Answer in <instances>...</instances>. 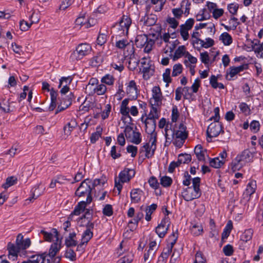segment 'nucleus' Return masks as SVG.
Instances as JSON below:
<instances>
[{
	"label": "nucleus",
	"instance_id": "obj_1",
	"mask_svg": "<svg viewBox=\"0 0 263 263\" xmlns=\"http://www.w3.org/2000/svg\"><path fill=\"white\" fill-rule=\"evenodd\" d=\"M76 220L78 226L86 228L82 235L81 242L77 246V250L79 251L81 248L83 249L84 246H86L92 237L93 232L91 230L94 228V223L92 221V215L89 209H87L85 213Z\"/></svg>",
	"mask_w": 263,
	"mask_h": 263
},
{
	"label": "nucleus",
	"instance_id": "obj_2",
	"mask_svg": "<svg viewBox=\"0 0 263 263\" xmlns=\"http://www.w3.org/2000/svg\"><path fill=\"white\" fill-rule=\"evenodd\" d=\"M100 183V179H95L92 182L87 179L83 181L76 191V195L79 197H86V202L90 203L92 201L91 192L96 185Z\"/></svg>",
	"mask_w": 263,
	"mask_h": 263
},
{
	"label": "nucleus",
	"instance_id": "obj_3",
	"mask_svg": "<svg viewBox=\"0 0 263 263\" xmlns=\"http://www.w3.org/2000/svg\"><path fill=\"white\" fill-rule=\"evenodd\" d=\"M147 141L143 143V145L140 148L138 157V163L141 164L143 161L147 158H152L155 154L156 149L157 139L153 137L147 138Z\"/></svg>",
	"mask_w": 263,
	"mask_h": 263
},
{
	"label": "nucleus",
	"instance_id": "obj_4",
	"mask_svg": "<svg viewBox=\"0 0 263 263\" xmlns=\"http://www.w3.org/2000/svg\"><path fill=\"white\" fill-rule=\"evenodd\" d=\"M200 185V178L198 177L194 178L192 180V185L183 189L181 192L183 198L185 201H189L199 198L201 195Z\"/></svg>",
	"mask_w": 263,
	"mask_h": 263
},
{
	"label": "nucleus",
	"instance_id": "obj_5",
	"mask_svg": "<svg viewBox=\"0 0 263 263\" xmlns=\"http://www.w3.org/2000/svg\"><path fill=\"white\" fill-rule=\"evenodd\" d=\"M135 172L133 169L125 168L119 174V180L115 181V187L118 191V194H120L122 189V183L127 182L134 177Z\"/></svg>",
	"mask_w": 263,
	"mask_h": 263
},
{
	"label": "nucleus",
	"instance_id": "obj_6",
	"mask_svg": "<svg viewBox=\"0 0 263 263\" xmlns=\"http://www.w3.org/2000/svg\"><path fill=\"white\" fill-rule=\"evenodd\" d=\"M132 24V20L127 15H123L120 22L116 26L117 35L122 36L127 35Z\"/></svg>",
	"mask_w": 263,
	"mask_h": 263
},
{
	"label": "nucleus",
	"instance_id": "obj_7",
	"mask_svg": "<svg viewBox=\"0 0 263 263\" xmlns=\"http://www.w3.org/2000/svg\"><path fill=\"white\" fill-rule=\"evenodd\" d=\"M130 99L128 98L124 99L121 102L120 112L123 116L130 118V115L136 117L139 114V111L136 106H132L129 108L128 106Z\"/></svg>",
	"mask_w": 263,
	"mask_h": 263
},
{
	"label": "nucleus",
	"instance_id": "obj_8",
	"mask_svg": "<svg viewBox=\"0 0 263 263\" xmlns=\"http://www.w3.org/2000/svg\"><path fill=\"white\" fill-rule=\"evenodd\" d=\"M91 47L87 43H81L78 45L76 50L71 55L72 59L80 60L90 53Z\"/></svg>",
	"mask_w": 263,
	"mask_h": 263
},
{
	"label": "nucleus",
	"instance_id": "obj_9",
	"mask_svg": "<svg viewBox=\"0 0 263 263\" xmlns=\"http://www.w3.org/2000/svg\"><path fill=\"white\" fill-rule=\"evenodd\" d=\"M141 68L140 71L143 74V78L148 80L153 74L155 71L154 66L152 64L149 59L143 58L141 61Z\"/></svg>",
	"mask_w": 263,
	"mask_h": 263
},
{
	"label": "nucleus",
	"instance_id": "obj_10",
	"mask_svg": "<svg viewBox=\"0 0 263 263\" xmlns=\"http://www.w3.org/2000/svg\"><path fill=\"white\" fill-rule=\"evenodd\" d=\"M141 120L145 125V130L147 134V138H151L153 137L157 139V133L155 131L156 120L144 119V115H143L141 118Z\"/></svg>",
	"mask_w": 263,
	"mask_h": 263
},
{
	"label": "nucleus",
	"instance_id": "obj_11",
	"mask_svg": "<svg viewBox=\"0 0 263 263\" xmlns=\"http://www.w3.org/2000/svg\"><path fill=\"white\" fill-rule=\"evenodd\" d=\"M116 47L124 51L125 56L131 55L135 52L134 44L126 39H122L116 42Z\"/></svg>",
	"mask_w": 263,
	"mask_h": 263
},
{
	"label": "nucleus",
	"instance_id": "obj_12",
	"mask_svg": "<svg viewBox=\"0 0 263 263\" xmlns=\"http://www.w3.org/2000/svg\"><path fill=\"white\" fill-rule=\"evenodd\" d=\"M221 132H223L222 125L219 122L211 123L206 130L208 141H211L212 138L217 137Z\"/></svg>",
	"mask_w": 263,
	"mask_h": 263
},
{
	"label": "nucleus",
	"instance_id": "obj_13",
	"mask_svg": "<svg viewBox=\"0 0 263 263\" xmlns=\"http://www.w3.org/2000/svg\"><path fill=\"white\" fill-rule=\"evenodd\" d=\"M125 136L127 139H129L131 142L139 144L142 141L141 134L139 132L134 130L132 127L127 126L124 130Z\"/></svg>",
	"mask_w": 263,
	"mask_h": 263
},
{
	"label": "nucleus",
	"instance_id": "obj_14",
	"mask_svg": "<svg viewBox=\"0 0 263 263\" xmlns=\"http://www.w3.org/2000/svg\"><path fill=\"white\" fill-rule=\"evenodd\" d=\"M169 225V218L165 216L155 229V232L159 238H162L165 236L167 232Z\"/></svg>",
	"mask_w": 263,
	"mask_h": 263
},
{
	"label": "nucleus",
	"instance_id": "obj_15",
	"mask_svg": "<svg viewBox=\"0 0 263 263\" xmlns=\"http://www.w3.org/2000/svg\"><path fill=\"white\" fill-rule=\"evenodd\" d=\"M152 93V97L150 101H152V104L154 105L161 106L163 97L160 87L158 86L153 87Z\"/></svg>",
	"mask_w": 263,
	"mask_h": 263
},
{
	"label": "nucleus",
	"instance_id": "obj_16",
	"mask_svg": "<svg viewBox=\"0 0 263 263\" xmlns=\"http://www.w3.org/2000/svg\"><path fill=\"white\" fill-rule=\"evenodd\" d=\"M94 20L84 16L78 17L75 21V27L88 28L93 25Z\"/></svg>",
	"mask_w": 263,
	"mask_h": 263
},
{
	"label": "nucleus",
	"instance_id": "obj_17",
	"mask_svg": "<svg viewBox=\"0 0 263 263\" xmlns=\"http://www.w3.org/2000/svg\"><path fill=\"white\" fill-rule=\"evenodd\" d=\"M72 79L70 77H62L59 82L58 88H61L60 92L62 95H65L69 91V85L71 84Z\"/></svg>",
	"mask_w": 263,
	"mask_h": 263
},
{
	"label": "nucleus",
	"instance_id": "obj_18",
	"mask_svg": "<svg viewBox=\"0 0 263 263\" xmlns=\"http://www.w3.org/2000/svg\"><path fill=\"white\" fill-rule=\"evenodd\" d=\"M257 188L256 182L255 180H250L247 185L246 190L243 193L244 198L248 201L250 200L251 195L256 191Z\"/></svg>",
	"mask_w": 263,
	"mask_h": 263
},
{
	"label": "nucleus",
	"instance_id": "obj_19",
	"mask_svg": "<svg viewBox=\"0 0 263 263\" xmlns=\"http://www.w3.org/2000/svg\"><path fill=\"white\" fill-rule=\"evenodd\" d=\"M126 93L132 99H136L138 92L136 83L134 80L130 81L127 84Z\"/></svg>",
	"mask_w": 263,
	"mask_h": 263
},
{
	"label": "nucleus",
	"instance_id": "obj_20",
	"mask_svg": "<svg viewBox=\"0 0 263 263\" xmlns=\"http://www.w3.org/2000/svg\"><path fill=\"white\" fill-rule=\"evenodd\" d=\"M247 67V65L242 64L237 67H230L227 72L226 79L229 81L232 80L233 78L240 72L243 71Z\"/></svg>",
	"mask_w": 263,
	"mask_h": 263
},
{
	"label": "nucleus",
	"instance_id": "obj_21",
	"mask_svg": "<svg viewBox=\"0 0 263 263\" xmlns=\"http://www.w3.org/2000/svg\"><path fill=\"white\" fill-rule=\"evenodd\" d=\"M24 237L22 234L17 235L15 243L20 250H26L31 245V240L29 238L23 239Z\"/></svg>",
	"mask_w": 263,
	"mask_h": 263
},
{
	"label": "nucleus",
	"instance_id": "obj_22",
	"mask_svg": "<svg viewBox=\"0 0 263 263\" xmlns=\"http://www.w3.org/2000/svg\"><path fill=\"white\" fill-rule=\"evenodd\" d=\"M255 151L253 150L251 152L249 149H245L237 156L241 160L242 163L246 165L247 163H249L253 161Z\"/></svg>",
	"mask_w": 263,
	"mask_h": 263
},
{
	"label": "nucleus",
	"instance_id": "obj_23",
	"mask_svg": "<svg viewBox=\"0 0 263 263\" xmlns=\"http://www.w3.org/2000/svg\"><path fill=\"white\" fill-rule=\"evenodd\" d=\"M89 203L86 202L85 201H82L76 205L73 211L69 215V218H72L74 215L78 216L83 213H85L87 209H86V206Z\"/></svg>",
	"mask_w": 263,
	"mask_h": 263
},
{
	"label": "nucleus",
	"instance_id": "obj_24",
	"mask_svg": "<svg viewBox=\"0 0 263 263\" xmlns=\"http://www.w3.org/2000/svg\"><path fill=\"white\" fill-rule=\"evenodd\" d=\"M16 103L15 102H9V100H3L0 103L1 109L6 113L14 111L16 109Z\"/></svg>",
	"mask_w": 263,
	"mask_h": 263
},
{
	"label": "nucleus",
	"instance_id": "obj_25",
	"mask_svg": "<svg viewBox=\"0 0 263 263\" xmlns=\"http://www.w3.org/2000/svg\"><path fill=\"white\" fill-rule=\"evenodd\" d=\"M62 248V240L61 239H57L50 246L49 250V252L47 256L48 255L51 258H53L60 251Z\"/></svg>",
	"mask_w": 263,
	"mask_h": 263
},
{
	"label": "nucleus",
	"instance_id": "obj_26",
	"mask_svg": "<svg viewBox=\"0 0 263 263\" xmlns=\"http://www.w3.org/2000/svg\"><path fill=\"white\" fill-rule=\"evenodd\" d=\"M172 136L186 140L188 137V132L186 130V126L182 123H180L178 128L173 131Z\"/></svg>",
	"mask_w": 263,
	"mask_h": 263
},
{
	"label": "nucleus",
	"instance_id": "obj_27",
	"mask_svg": "<svg viewBox=\"0 0 263 263\" xmlns=\"http://www.w3.org/2000/svg\"><path fill=\"white\" fill-rule=\"evenodd\" d=\"M41 233L43 235L45 240L48 242L55 241L57 239H60L59 233L55 229H53L50 232L42 230Z\"/></svg>",
	"mask_w": 263,
	"mask_h": 263
},
{
	"label": "nucleus",
	"instance_id": "obj_28",
	"mask_svg": "<svg viewBox=\"0 0 263 263\" xmlns=\"http://www.w3.org/2000/svg\"><path fill=\"white\" fill-rule=\"evenodd\" d=\"M143 192L140 189H132L130 192V197L132 203H138L140 202Z\"/></svg>",
	"mask_w": 263,
	"mask_h": 263
},
{
	"label": "nucleus",
	"instance_id": "obj_29",
	"mask_svg": "<svg viewBox=\"0 0 263 263\" xmlns=\"http://www.w3.org/2000/svg\"><path fill=\"white\" fill-rule=\"evenodd\" d=\"M78 123L74 118H72L64 126L63 130L64 134L69 136L71 132L77 127Z\"/></svg>",
	"mask_w": 263,
	"mask_h": 263
},
{
	"label": "nucleus",
	"instance_id": "obj_30",
	"mask_svg": "<svg viewBox=\"0 0 263 263\" xmlns=\"http://www.w3.org/2000/svg\"><path fill=\"white\" fill-rule=\"evenodd\" d=\"M8 256L9 259L13 260L16 259L17 254L20 250L17 245L15 244L9 243L8 245Z\"/></svg>",
	"mask_w": 263,
	"mask_h": 263
},
{
	"label": "nucleus",
	"instance_id": "obj_31",
	"mask_svg": "<svg viewBox=\"0 0 263 263\" xmlns=\"http://www.w3.org/2000/svg\"><path fill=\"white\" fill-rule=\"evenodd\" d=\"M150 104L151 105V110L146 118L156 120L159 118L160 109L158 108L161 106L154 105L152 104V101H150Z\"/></svg>",
	"mask_w": 263,
	"mask_h": 263
},
{
	"label": "nucleus",
	"instance_id": "obj_32",
	"mask_svg": "<svg viewBox=\"0 0 263 263\" xmlns=\"http://www.w3.org/2000/svg\"><path fill=\"white\" fill-rule=\"evenodd\" d=\"M160 242V238H158L156 236L151 235L149 238L148 248L157 252L159 248Z\"/></svg>",
	"mask_w": 263,
	"mask_h": 263
},
{
	"label": "nucleus",
	"instance_id": "obj_33",
	"mask_svg": "<svg viewBox=\"0 0 263 263\" xmlns=\"http://www.w3.org/2000/svg\"><path fill=\"white\" fill-rule=\"evenodd\" d=\"M76 233L74 232L70 233L68 236L66 237L65 244L67 247H75L78 245Z\"/></svg>",
	"mask_w": 263,
	"mask_h": 263
},
{
	"label": "nucleus",
	"instance_id": "obj_34",
	"mask_svg": "<svg viewBox=\"0 0 263 263\" xmlns=\"http://www.w3.org/2000/svg\"><path fill=\"white\" fill-rule=\"evenodd\" d=\"M107 91V87L105 85L101 82L97 84L91 91L89 92L90 95L97 94L98 96L103 95Z\"/></svg>",
	"mask_w": 263,
	"mask_h": 263
},
{
	"label": "nucleus",
	"instance_id": "obj_35",
	"mask_svg": "<svg viewBox=\"0 0 263 263\" xmlns=\"http://www.w3.org/2000/svg\"><path fill=\"white\" fill-rule=\"evenodd\" d=\"M194 153L199 161H204L206 155V151L201 145H197L194 148Z\"/></svg>",
	"mask_w": 263,
	"mask_h": 263
},
{
	"label": "nucleus",
	"instance_id": "obj_36",
	"mask_svg": "<svg viewBox=\"0 0 263 263\" xmlns=\"http://www.w3.org/2000/svg\"><path fill=\"white\" fill-rule=\"evenodd\" d=\"M191 231L193 235L197 236L202 234L203 231V227L200 222L192 223L191 224Z\"/></svg>",
	"mask_w": 263,
	"mask_h": 263
},
{
	"label": "nucleus",
	"instance_id": "obj_37",
	"mask_svg": "<svg viewBox=\"0 0 263 263\" xmlns=\"http://www.w3.org/2000/svg\"><path fill=\"white\" fill-rule=\"evenodd\" d=\"M148 41V37L146 34H141L138 35L135 39V44L137 47H144Z\"/></svg>",
	"mask_w": 263,
	"mask_h": 263
},
{
	"label": "nucleus",
	"instance_id": "obj_38",
	"mask_svg": "<svg viewBox=\"0 0 263 263\" xmlns=\"http://www.w3.org/2000/svg\"><path fill=\"white\" fill-rule=\"evenodd\" d=\"M47 253L46 252L41 254L32 255L29 259L32 263H45Z\"/></svg>",
	"mask_w": 263,
	"mask_h": 263
},
{
	"label": "nucleus",
	"instance_id": "obj_39",
	"mask_svg": "<svg viewBox=\"0 0 263 263\" xmlns=\"http://www.w3.org/2000/svg\"><path fill=\"white\" fill-rule=\"evenodd\" d=\"M252 46L256 55H257L261 52H263V41L260 42L258 40H254L252 42Z\"/></svg>",
	"mask_w": 263,
	"mask_h": 263
},
{
	"label": "nucleus",
	"instance_id": "obj_40",
	"mask_svg": "<svg viewBox=\"0 0 263 263\" xmlns=\"http://www.w3.org/2000/svg\"><path fill=\"white\" fill-rule=\"evenodd\" d=\"M187 52V51H186V48L184 45L179 46L175 51L173 60L174 61H176L183 56L185 57Z\"/></svg>",
	"mask_w": 263,
	"mask_h": 263
},
{
	"label": "nucleus",
	"instance_id": "obj_41",
	"mask_svg": "<svg viewBox=\"0 0 263 263\" xmlns=\"http://www.w3.org/2000/svg\"><path fill=\"white\" fill-rule=\"evenodd\" d=\"M22 151L21 145L18 143L15 142L13 143L11 148L8 151L7 154L12 157H14L15 155L19 154Z\"/></svg>",
	"mask_w": 263,
	"mask_h": 263
},
{
	"label": "nucleus",
	"instance_id": "obj_42",
	"mask_svg": "<svg viewBox=\"0 0 263 263\" xmlns=\"http://www.w3.org/2000/svg\"><path fill=\"white\" fill-rule=\"evenodd\" d=\"M219 40L224 46H229L233 42V39L231 35L227 32L222 33L219 36Z\"/></svg>",
	"mask_w": 263,
	"mask_h": 263
},
{
	"label": "nucleus",
	"instance_id": "obj_43",
	"mask_svg": "<svg viewBox=\"0 0 263 263\" xmlns=\"http://www.w3.org/2000/svg\"><path fill=\"white\" fill-rule=\"evenodd\" d=\"M157 204L153 203L146 207L145 209V219L147 221H149L152 219L151 215L156 211L157 208Z\"/></svg>",
	"mask_w": 263,
	"mask_h": 263
},
{
	"label": "nucleus",
	"instance_id": "obj_44",
	"mask_svg": "<svg viewBox=\"0 0 263 263\" xmlns=\"http://www.w3.org/2000/svg\"><path fill=\"white\" fill-rule=\"evenodd\" d=\"M245 165L237 156L231 164V168L233 171H238Z\"/></svg>",
	"mask_w": 263,
	"mask_h": 263
},
{
	"label": "nucleus",
	"instance_id": "obj_45",
	"mask_svg": "<svg viewBox=\"0 0 263 263\" xmlns=\"http://www.w3.org/2000/svg\"><path fill=\"white\" fill-rule=\"evenodd\" d=\"M178 239L177 233L173 232L172 234L168 237L167 240V245L166 248L169 249L170 250L172 251V249L174 245L176 243Z\"/></svg>",
	"mask_w": 263,
	"mask_h": 263
},
{
	"label": "nucleus",
	"instance_id": "obj_46",
	"mask_svg": "<svg viewBox=\"0 0 263 263\" xmlns=\"http://www.w3.org/2000/svg\"><path fill=\"white\" fill-rule=\"evenodd\" d=\"M156 252L147 248L146 249L143 254V259L144 262L149 263L155 256Z\"/></svg>",
	"mask_w": 263,
	"mask_h": 263
},
{
	"label": "nucleus",
	"instance_id": "obj_47",
	"mask_svg": "<svg viewBox=\"0 0 263 263\" xmlns=\"http://www.w3.org/2000/svg\"><path fill=\"white\" fill-rule=\"evenodd\" d=\"M253 230L252 229L246 230L240 236V240L244 242H248L252 239Z\"/></svg>",
	"mask_w": 263,
	"mask_h": 263
},
{
	"label": "nucleus",
	"instance_id": "obj_48",
	"mask_svg": "<svg viewBox=\"0 0 263 263\" xmlns=\"http://www.w3.org/2000/svg\"><path fill=\"white\" fill-rule=\"evenodd\" d=\"M172 251L165 248L163 252L158 257V263H165Z\"/></svg>",
	"mask_w": 263,
	"mask_h": 263
},
{
	"label": "nucleus",
	"instance_id": "obj_49",
	"mask_svg": "<svg viewBox=\"0 0 263 263\" xmlns=\"http://www.w3.org/2000/svg\"><path fill=\"white\" fill-rule=\"evenodd\" d=\"M96 129L97 131L93 133L90 137V141L91 143H96L102 135V128L100 126H98L97 127Z\"/></svg>",
	"mask_w": 263,
	"mask_h": 263
},
{
	"label": "nucleus",
	"instance_id": "obj_50",
	"mask_svg": "<svg viewBox=\"0 0 263 263\" xmlns=\"http://www.w3.org/2000/svg\"><path fill=\"white\" fill-rule=\"evenodd\" d=\"M210 232L209 233V237L210 238H216L218 236V232L216 228L215 223L212 219L210 220Z\"/></svg>",
	"mask_w": 263,
	"mask_h": 263
},
{
	"label": "nucleus",
	"instance_id": "obj_51",
	"mask_svg": "<svg viewBox=\"0 0 263 263\" xmlns=\"http://www.w3.org/2000/svg\"><path fill=\"white\" fill-rule=\"evenodd\" d=\"M115 78L112 75L107 74L101 78V82L103 84L111 86L114 84Z\"/></svg>",
	"mask_w": 263,
	"mask_h": 263
},
{
	"label": "nucleus",
	"instance_id": "obj_52",
	"mask_svg": "<svg viewBox=\"0 0 263 263\" xmlns=\"http://www.w3.org/2000/svg\"><path fill=\"white\" fill-rule=\"evenodd\" d=\"M192 157L191 155L187 154H179L178 158V163L180 164L182 163H188L191 161Z\"/></svg>",
	"mask_w": 263,
	"mask_h": 263
},
{
	"label": "nucleus",
	"instance_id": "obj_53",
	"mask_svg": "<svg viewBox=\"0 0 263 263\" xmlns=\"http://www.w3.org/2000/svg\"><path fill=\"white\" fill-rule=\"evenodd\" d=\"M110 155L113 159H116L121 156V148L114 145L111 147Z\"/></svg>",
	"mask_w": 263,
	"mask_h": 263
},
{
	"label": "nucleus",
	"instance_id": "obj_54",
	"mask_svg": "<svg viewBox=\"0 0 263 263\" xmlns=\"http://www.w3.org/2000/svg\"><path fill=\"white\" fill-rule=\"evenodd\" d=\"M157 21L156 16L154 15L145 16L144 17V24L147 26H151L154 25Z\"/></svg>",
	"mask_w": 263,
	"mask_h": 263
},
{
	"label": "nucleus",
	"instance_id": "obj_55",
	"mask_svg": "<svg viewBox=\"0 0 263 263\" xmlns=\"http://www.w3.org/2000/svg\"><path fill=\"white\" fill-rule=\"evenodd\" d=\"M28 15L29 21L31 24H36L39 22L40 17L38 13L32 10L29 12Z\"/></svg>",
	"mask_w": 263,
	"mask_h": 263
},
{
	"label": "nucleus",
	"instance_id": "obj_56",
	"mask_svg": "<svg viewBox=\"0 0 263 263\" xmlns=\"http://www.w3.org/2000/svg\"><path fill=\"white\" fill-rule=\"evenodd\" d=\"M224 164V161H222V160H220L219 157H215L212 159L210 161L211 166L216 168L220 167Z\"/></svg>",
	"mask_w": 263,
	"mask_h": 263
},
{
	"label": "nucleus",
	"instance_id": "obj_57",
	"mask_svg": "<svg viewBox=\"0 0 263 263\" xmlns=\"http://www.w3.org/2000/svg\"><path fill=\"white\" fill-rule=\"evenodd\" d=\"M189 87H178L175 90V100L177 101H180L181 99L182 96L183 95V92L185 90L189 91Z\"/></svg>",
	"mask_w": 263,
	"mask_h": 263
},
{
	"label": "nucleus",
	"instance_id": "obj_58",
	"mask_svg": "<svg viewBox=\"0 0 263 263\" xmlns=\"http://www.w3.org/2000/svg\"><path fill=\"white\" fill-rule=\"evenodd\" d=\"M73 99H74V95L72 92H70L67 96L62 98L61 102L63 105H66L68 104L67 107H68L71 104Z\"/></svg>",
	"mask_w": 263,
	"mask_h": 263
},
{
	"label": "nucleus",
	"instance_id": "obj_59",
	"mask_svg": "<svg viewBox=\"0 0 263 263\" xmlns=\"http://www.w3.org/2000/svg\"><path fill=\"white\" fill-rule=\"evenodd\" d=\"M111 106L110 104H106L104 108L101 112V117L103 120L107 119L110 113Z\"/></svg>",
	"mask_w": 263,
	"mask_h": 263
},
{
	"label": "nucleus",
	"instance_id": "obj_60",
	"mask_svg": "<svg viewBox=\"0 0 263 263\" xmlns=\"http://www.w3.org/2000/svg\"><path fill=\"white\" fill-rule=\"evenodd\" d=\"M160 181V184L164 187L170 186L173 182L172 178L167 176L161 177Z\"/></svg>",
	"mask_w": 263,
	"mask_h": 263
},
{
	"label": "nucleus",
	"instance_id": "obj_61",
	"mask_svg": "<svg viewBox=\"0 0 263 263\" xmlns=\"http://www.w3.org/2000/svg\"><path fill=\"white\" fill-rule=\"evenodd\" d=\"M108 36L105 33H100L97 39V45L102 46L104 45L107 42Z\"/></svg>",
	"mask_w": 263,
	"mask_h": 263
},
{
	"label": "nucleus",
	"instance_id": "obj_62",
	"mask_svg": "<svg viewBox=\"0 0 263 263\" xmlns=\"http://www.w3.org/2000/svg\"><path fill=\"white\" fill-rule=\"evenodd\" d=\"M180 114L176 105H174L172 109L171 120L172 122H176L179 118Z\"/></svg>",
	"mask_w": 263,
	"mask_h": 263
},
{
	"label": "nucleus",
	"instance_id": "obj_63",
	"mask_svg": "<svg viewBox=\"0 0 263 263\" xmlns=\"http://www.w3.org/2000/svg\"><path fill=\"white\" fill-rule=\"evenodd\" d=\"M170 140L172 141L173 144L177 148H181L185 142L184 139L182 138H177L175 136H172V139Z\"/></svg>",
	"mask_w": 263,
	"mask_h": 263
},
{
	"label": "nucleus",
	"instance_id": "obj_64",
	"mask_svg": "<svg viewBox=\"0 0 263 263\" xmlns=\"http://www.w3.org/2000/svg\"><path fill=\"white\" fill-rule=\"evenodd\" d=\"M133 260V255L132 253H128L120 258L117 263H131Z\"/></svg>",
	"mask_w": 263,
	"mask_h": 263
}]
</instances>
